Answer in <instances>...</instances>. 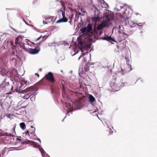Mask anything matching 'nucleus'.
<instances>
[{"label": "nucleus", "instance_id": "nucleus-1", "mask_svg": "<svg viewBox=\"0 0 157 157\" xmlns=\"http://www.w3.org/2000/svg\"><path fill=\"white\" fill-rule=\"evenodd\" d=\"M104 18V21L97 27L98 30H102L104 28L108 26L110 20L113 18V14L106 15Z\"/></svg>", "mask_w": 157, "mask_h": 157}, {"label": "nucleus", "instance_id": "nucleus-2", "mask_svg": "<svg viewBox=\"0 0 157 157\" xmlns=\"http://www.w3.org/2000/svg\"><path fill=\"white\" fill-rule=\"evenodd\" d=\"M116 78H114L111 80L110 82V86L114 91H118L121 87L124 86V85L121 82L116 83Z\"/></svg>", "mask_w": 157, "mask_h": 157}, {"label": "nucleus", "instance_id": "nucleus-3", "mask_svg": "<svg viewBox=\"0 0 157 157\" xmlns=\"http://www.w3.org/2000/svg\"><path fill=\"white\" fill-rule=\"evenodd\" d=\"M113 72L115 74L117 75H124L126 72H128V71L125 70H123L121 67L120 66H118L113 69Z\"/></svg>", "mask_w": 157, "mask_h": 157}, {"label": "nucleus", "instance_id": "nucleus-4", "mask_svg": "<svg viewBox=\"0 0 157 157\" xmlns=\"http://www.w3.org/2000/svg\"><path fill=\"white\" fill-rule=\"evenodd\" d=\"M44 78L45 80L52 83H54L55 81V79L53 76V73L51 72H49L47 74L45 75Z\"/></svg>", "mask_w": 157, "mask_h": 157}, {"label": "nucleus", "instance_id": "nucleus-5", "mask_svg": "<svg viewBox=\"0 0 157 157\" xmlns=\"http://www.w3.org/2000/svg\"><path fill=\"white\" fill-rule=\"evenodd\" d=\"M11 87L9 84H7L5 82V81H3L2 82V84L0 85V90H4L6 91H8L7 93H6V94H8L10 92V89Z\"/></svg>", "mask_w": 157, "mask_h": 157}, {"label": "nucleus", "instance_id": "nucleus-6", "mask_svg": "<svg viewBox=\"0 0 157 157\" xmlns=\"http://www.w3.org/2000/svg\"><path fill=\"white\" fill-rule=\"evenodd\" d=\"M92 30V25L91 24H89L86 27H84L83 28L80 29V31L82 33H86L90 32V31Z\"/></svg>", "mask_w": 157, "mask_h": 157}, {"label": "nucleus", "instance_id": "nucleus-7", "mask_svg": "<svg viewBox=\"0 0 157 157\" xmlns=\"http://www.w3.org/2000/svg\"><path fill=\"white\" fill-rule=\"evenodd\" d=\"M23 143L24 144H31L33 145L34 147L36 148L39 147H40L39 145L37 144V143L33 141L28 140L24 141Z\"/></svg>", "mask_w": 157, "mask_h": 157}, {"label": "nucleus", "instance_id": "nucleus-8", "mask_svg": "<svg viewBox=\"0 0 157 157\" xmlns=\"http://www.w3.org/2000/svg\"><path fill=\"white\" fill-rule=\"evenodd\" d=\"M62 15L63 18L58 20L56 22L57 23L62 22H66L68 21V20L67 18L65 17V12H63Z\"/></svg>", "mask_w": 157, "mask_h": 157}, {"label": "nucleus", "instance_id": "nucleus-9", "mask_svg": "<svg viewBox=\"0 0 157 157\" xmlns=\"http://www.w3.org/2000/svg\"><path fill=\"white\" fill-rule=\"evenodd\" d=\"M35 90V88L34 87L31 86L29 87L26 89L25 90H22V91L23 93H28L29 94H31V92Z\"/></svg>", "mask_w": 157, "mask_h": 157}, {"label": "nucleus", "instance_id": "nucleus-10", "mask_svg": "<svg viewBox=\"0 0 157 157\" xmlns=\"http://www.w3.org/2000/svg\"><path fill=\"white\" fill-rule=\"evenodd\" d=\"M29 53L32 54H37L40 51V48L38 47L34 49L29 48V50L27 51Z\"/></svg>", "mask_w": 157, "mask_h": 157}, {"label": "nucleus", "instance_id": "nucleus-11", "mask_svg": "<svg viewBox=\"0 0 157 157\" xmlns=\"http://www.w3.org/2000/svg\"><path fill=\"white\" fill-rule=\"evenodd\" d=\"M21 86L19 87L20 90H22V89L26 86L27 81H26L24 79L21 80L20 81Z\"/></svg>", "mask_w": 157, "mask_h": 157}, {"label": "nucleus", "instance_id": "nucleus-12", "mask_svg": "<svg viewBox=\"0 0 157 157\" xmlns=\"http://www.w3.org/2000/svg\"><path fill=\"white\" fill-rule=\"evenodd\" d=\"M53 17V16L48 17L46 18L44 21H43V23L44 24H48L52 21Z\"/></svg>", "mask_w": 157, "mask_h": 157}, {"label": "nucleus", "instance_id": "nucleus-13", "mask_svg": "<svg viewBox=\"0 0 157 157\" xmlns=\"http://www.w3.org/2000/svg\"><path fill=\"white\" fill-rule=\"evenodd\" d=\"M23 39L21 36H18L16 39L15 43L17 45L21 44L22 43Z\"/></svg>", "mask_w": 157, "mask_h": 157}, {"label": "nucleus", "instance_id": "nucleus-14", "mask_svg": "<svg viewBox=\"0 0 157 157\" xmlns=\"http://www.w3.org/2000/svg\"><path fill=\"white\" fill-rule=\"evenodd\" d=\"M93 30L94 34L96 35V36H100L102 33V31L101 30H98L97 28L94 29Z\"/></svg>", "mask_w": 157, "mask_h": 157}, {"label": "nucleus", "instance_id": "nucleus-15", "mask_svg": "<svg viewBox=\"0 0 157 157\" xmlns=\"http://www.w3.org/2000/svg\"><path fill=\"white\" fill-rule=\"evenodd\" d=\"M129 25H130L131 28L134 27L136 26H141V25H140L136 23H135L133 21H131L129 22Z\"/></svg>", "mask_w": 157, "mask_h": 157}, {"label": "nucleus", "instance_id": "nucleus-16", "mask_svg": "<svg viewBox=\"0 0 157 157\" xmlns=\"http://www.w3.org/2000/svg\"><path fill=\"white\" fill-rule=\"evenodd\" d=\"M88 98L89 99V101L92 104L95 101V98L91 94H89L88 95Z\"/></svg>", "mask_w": 157, "mask_h": 157}, {"label": "nucleus", "instance_id": "nucleus-17", "mask_svg": "<svg viewBox=\"0 0 157 157\" xmlns=\"http://www.w3.org/2000/svg\"><path fill=\"white\" fill-rule=\"evenodd\" d=\"M31 128L29 129V131L31 134L33 136H35L36 135L35 133V128L32 126L31 127Z\"/></svg>", "mask_w": 157, "mask_h": 157}, {"label": "nucleus", "instance_id": "nucleus-18", "mask_svg": "<svg viewBox=\"0 0 157 157\" xmlns=\"http://www.w3.org/2000/svg\"><path fill=\"white\" fill-rule=\"evenodd\" d=\"M93 10L94 11V16L99 17L100 14L99 10L95 7H94Z\"/></svg>", "mask_w": 157, "mask_h": 157}, {"label": "nucleus", "instance_id": "nucleus-19", "mask_svg": "<svg viewBox=\"0 0 157 157\" xmlns=\"http://www.w3.org/2000/svg\"><path fill=\"white\" fill-rule=\"evenodd\" d=\"M100 19L101 18L99 17L94 16V17L92 18V21L96 24L97 22L99 21Z\"/></svg>", "mask_w": 157, "mask_h": 157}, {"label": "nucleus", "instance_id": "nucleus-20", "mask_svg": "<svg viewBox=\"0 0 157 157\" xmlns=\"http://www.w3.org/2000/svg\"><path fill=\"white\" fill-rule=\"evenodd\" d=\"M103 39L104 40H107V41H110V40H111L113 41H115V40H114V39L113 38H111V37L110 36H107L106 37H104Z\"/></svg>", "mask_w": 157, "mask_h": 157}, {"label": "nucleus", "instance_id": "nucleus-21", "mask_svg": "<svg viewBox=\"0 0 157 157\" xmlns=\"http://www.w3.org/2000/svg\"><path fill=\"white\" fill-rule=\"evenodd\" d=\"M29 94L28 93H27V94L25 95L23 97V98L25 99H28L30 97L33 96V94L29 95Z\"/></svg>", "mask_w": 157, "mask_h": 157}, {"label": "nucleus", "instance_id": "nucleus-22", "mask_svg": "<svg viewBox=\"0 0 157 157\" xmlns=\"http://www.w3.org/2000/svg\"><path fill=\"white\" fill-rule=\"evenodd\" d=\"M18 45H19L20 46V47L22 49H23L24 50H25V51H28L27 48H26L25 47V46L24 44L22 43H21V44H19Z\"/></svg>", "mask_w": 157, "mask_h": 157}, {"label": "nucleus", "instance_id": "nucleus-23", "mask_svg": "<svg viewBox=\"0 0 157 157\" xmlns=\"http://www.w3.org/2000/svg\"><path fill=\"white\" fill-rule=\"evenodd\" d=\"M20 126L22 129H24L25 128V125L24 123H21L20 124Z\"/></svg>", "mask_w": 157, "mask_h": 157}, {"label": "nucleus", "instance_id": "nucleus-24", "mask_svg": "<svg viewBox=\"0 0 157 157\" xmlns=\"http://www.w3.org/2000/svg\"><path fill=\"white\" fill-rule=\"evenodd\" d=\"M84 69L86 71H87L89 70V67L87 64L84 66Z\"/></svg>", "mask_w": 157, "mask_h": 157}, {"label": "nucleus", "instance_id": "nucleus-25", "mask_svg": "<svg viewBox=\"0 0 157 157\" xmlns=\"http://www.w3.org/2000/svg\"><path fill=\"white\" fill-rule=\"evenodd\" d=\"M128 61H129V60H128V61H127V63H128ZM127 64L128 65V67H130V69L128 71H131V70H132V68H131V66L129 64V63H127Z\"/></svg>", "mask_w": 157, "mask_h": 157}, {"label": "nucleus", "instance_id": "nucleus-26", "mask_svg": "<svg viewBox=\"0 0 157 157\" xmlns=\"http://www.w3.org/2000/svg\"><path fill=\"white\" fill-rule=\"evenodd\" d=\"M128 61H129V60H128V61H127V63H128ZM127 64L128 65V67H130V69L128 71H131V70H132V68H131V66L129 64V63H127Z\"/></svg>", "mask_w": 157, "mask_h": 157}, {"label": "nucleus", "instance_id": "nucleus-27", "mask_svg": "<svg viewBox=\"0 0 157 157\" xmlns=\"http://www.w3.org/2000/svg\"><path fill=\"white\" fill-rule=\"evenodd\" d=\"M25 41H26V42L27 43V44H28V45H29V42H30L32 44H34V43H33V42H31L29 40L26 39H25Z\"/></svg>", "mask_w": 157, "mask_h": 157}, {"label": "nucleus", "instance_id": "nucleus-28", "mask_svg": "<svg viewBox=\"0 0 157 157\" xmlns=\"http://www.w3.org/2000/svg\"><path fill=\"white\" fill-rule=\"evenodd\" d=\"M35 97L34 96V95L33 94V96H31L30 98V99L32 101H33V100H35Z\"/></svg>", "mask_w": 157, "mask_h": 157}, {"label": "nucleus", "instance_id": "nucleus-29", "mask_svg": "<svg viewBox=\"0 0 157 157\" xmlns=\"http://www.w3.org/2000/svg\"><path fill=\"white\" fill-rule=\"evenodd\" d=\"M58 12L59 13L62 12V14H63V12H65L64 9V10H63L62 9H61L60 10H59Z\"/></svg>", "mask_w": 157, "mask_h": 157}, {"label": "nucleus", "instance_id": "nucleus-30", "mask_svg": "<svg viewBox=\"0 0 157 157\" xmlns=\"http://www.w3.org/2000/svg\"><path fill=\"white\" fill-rule=\"evenodd\" d=\"M44 36H40L38 38H37L36 40V41H37L39 40L41 37H42L43 38H44Z\"/></svg>", "mask_w": 157, "mask_h": 157}, {"label": "nucleus", "instance_id": "nucleus-31", "mask_svg": "<svg viewBox=\"0 0 157 157\" xmlns=\"http://www.w3.org/2000/svg\"><path fill=\"white\" fill-rule=\"evenodd\" d=\"M81 11L82 12L84 13L85 14L86 13V11H85V10L82 8L81 9Z\"/></svg>", "mask_w": 157, "mask_h": 157}, {"label": "nucleus", "instance_id": "nucleus-32", "mask_svg": "<svg viewBox=\"0 0 157 157\" xmlns=\"http://www.w3.org/2000/svg\"><path fill=\"white\" fill-rule=\"evenodd\" d=\"M79 102L78 101H76L75 102H74L73 103V105L72 106H73L74 105H75L76 104H79Z\"/></svg>", "mask_w": 157, "mask_h": 157}, {"label": "nucleus", "instance_id": "nucleus-33", "mask_svg": "<svg viewBox=\"0 0 157 157\" xmlns=\"http://www.w3.org/2000/svg\"><path fill=\"white\" fill-rule=\"evenodd\" d=\"M29 132H29V131H28L27 132H26V135H28L29 136Z\"/></svg>", "mask_w": 157, "mask_h": 157}, {"label": "nucleus", "instance_id": "nucleus-34", "mask_svg": "<svg viewBox=\"0 0 157 157\" xmlns=\"http://www.w3.org/2000/svg\"><path fill=\"white\" fill-rule=\"evenodd\" d=\"M142 23H138V24H139L140 25H141V26H138V27H139V29H140V27H141L142 26Z\"/></svg>", "mask_w": 157, "mask_h": 157}, {"label": "nucleus", "instance_id": "nucleus-35", "mask_svg": "<svg viewBox=\"0 0 157 157\" xmlns=\"http://www.w3.org/2000/svg\"><path fill=\"white\" fill-rule=\"evenodd\" d=\"M79 47H84V46H85L86 45H79Z\"/></svg>", "mask_w": 157, "mask_h": 157}, {"label": "nucleus", "instance_id": "nucleus-36", "mask_svg": "<svg viewBox=\"0 0 157 157\" xmlns=\"http://www.w3.org/2000/svg\"><path fill=\"white\" fill-rule=\"evenodd\" d=\"M35 74L38 77H39V75L38 74L36 73Z\"/></svg>", "mask_w": 157, "mask_h": 157}, {"label": "nucleus", "instance_id": "nucleus-37", "mask_svg": "<svg viewBox=\"0 0 157 157\" xmlns=\"http://www.w3.org/2000/svg\"><path fill=\"white\" fill-rule=\"evenodd\" d=\"M62 86H63V90H64L65 89V87H64V86H63V84H62Z\"/></svg>", "mask_w": 157, "mask_h": 157}, {"label": "nucleus", "instance_id": "nucleus-38", "mask_svg": "<svg viewBox=\"0 0 157 157\" xmlns=\"http://www.w3.org/2000/svg\"><path fill=\"white\" fill-rule=\"evenodd\" d=\"M17 140H19L20 141H21V140L20 139L17 138Z\"/></svg>", "mask_w": 157, "mask_h": 157}, {"label": "nucleus", "instance_id": "nucleus-39", "mask_svg": "<svg viewBox=\"0 0 157 157\" xmlns=\"http://www.w3.org/2000/svg\"><path fill=\"white\" fill-rule=\"evenodd\" d=\"M37 140H38L40 141V143H41V140L40 139L38 138Z\"/></svg>", "mask_w": 157, "mask_h": 157}, {"label": "nucleus", "instance_id": "nucleus-40", "mask_svg": "<svg viewBox=\"0 0 157 157\" xmlns=\"http://www.w3.org/2000/svg\"><path fill=\"white\" fill-rule=\"evenodd\" d=\"M123 34H124V35H125L127 36V35L124 33H123Z\"/></svg>", "mask_w": 157, "mask_h": 157}, {"label": "nucleus", "instance_id": "nucleus-41", "mask_svg": "<svg viewBox=\"0 0 157 157\" xmlns=\"http://www.w3.org/2000/svg\"><path fill=\"white\" fill-rule=\"evenodd\" d=\"M3 157V155H1V154H0V157Z\"/></svg>", "mask_w": 157, "mask_h": 157}, {"label": "nucleus", "instance_id": "nucleus-42", "mask_svg": "<svg viewBox=\"0 0 157 157\" xmlns=\"http://www.w3.org/2000/svg\"><path fill=\"white\" fill-rule=\"evenodd\" d=\"M81 57H82V56H80L79 57V58H78V60H79V59H80V58Z\"/></svg>", "mask_w": 157, "mask_h": 157}, {"label": "nucleus", "instance_id": "nucleus-43", "mask_svg": "<svg viewBox=\"0 0 157 157\" xmlns=\"http://www.w3.org/2000/svg\"><path fill=\"white\" fill-rule=\"evenodd\" d=\"M15 59L14 58H12V60L13 61L14 60H15Z\"/></svg>", "mask_w": 157, "mask_h": 157}, {"label": "nucleus", "instance_id": "nucleus-44", "mask_svg": "<svg viewBox=\"0 0 157 157\" xmlns=\"http://www.w3.org/2000/svg\"><path fill=\"white\" fill-rule=\"evenodd\" d=\"M10 44H11V45H13V44H12V42H10Z\"/></svg>", "mask_w": 157, "mask_h": 157}, {"label": "nucleus", "instance_id": "nucleus-45", "mask_svg": "<svg viewBox=\"0 0 157 157\" xmlns=\"http://www.w3.org/2000/svg\"><path fill=\"white\" fill-rule=\"evenodd\" d=\"M40 71H42V69H39Z\"/></svg>", "mask_w": 157, "mask_h": 157}, {"label": "nucleus", "instance_id": "nucleus-46", "mask_svg": "<svg viewBox=\"0 0 157 157\" xmlns=\"http://www.w3.org/2000/svg\"><path fill=\"white\" fill-rule=\"evenodd\" d=\"M40 45V43H38L37 44V45Z\"/></svg>", "mask_w": 157, "mask_h": 157}, {"label": "nucleus", "instance_id": "nucleus-47", "mask_svg": "<svg viewBox=\"0 0 157 157\" xmlns=\"http://www.w3.org/2000/svg\"><path fill=\"white\" fill-rule=\"evenodd\" d=\"M80 50H82V49H81V48H80Z\"/></svg>", "mask_w": 157, "mask_h": 157}]
</instances>
